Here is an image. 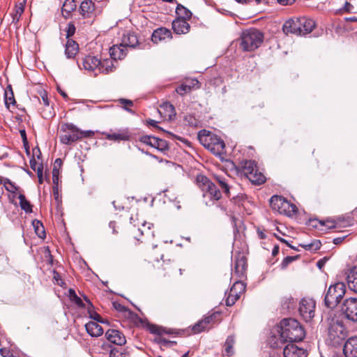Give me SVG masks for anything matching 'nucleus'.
<instances>
[{
  "label": "nucleus",
  "instance_id": "nucleus-44",
  "mask_svg": "<svg viewBox=\"0 0 357 357\" xmlns=\"http://www.w3.org/2000/svg\"><path fill=\"white\" fill-rule=\"evenodd\" d=\"M192 89H193V86L188 84L187 82L183 83L179 86H178L176 89V92L183 96L188 92H190Z\"/></svg>",
  "mask_w": 357,
  "mask_h": 357
},
{
  "label": "nucleus",
  "instance_id": "nucleus-58",
  "mask_svg": "<svg viewBox=\"0 0 357 357\" xmlns=\"http://www.w3.org/2000/svg\"><path fill=\"white\" fill-rule=\"evenodd\" d=\"M53 279L56 281V283L61 287H62L64 284L62 279L61 278L59 273L56 271H54Z\"/></svg>",
  "mask_w": 357,
  "mask_h": 357
},
{
  "label": "nucleus",
  "instance_id": "nucleus-26",
  "mask_svg": "<svg viewBox=\"0 0 357 357\" xmlns=\"http://www.w3.org/2000/svg\"><path fill=\"white\" fill-rule=\"evenodd\" d=\"M127 47L122 43L120 45H113L109 49V54L112 58L111 60L114 61L117 59H123L126 56Z\"/></svg>",
  "mask_w": 357,
  "mask_h": 357
},
{
  "label": "nucleus",
  "instance_id": "nucleus-30",
  "mask_svg": "<svg viewBox=\"0 0 357 357\" xmlns=\"http://www.w3.org/2000/svg\"><path fill=\"white\" fill-rule=\"evenodd\" d=\"M215 314H212L211 316H208L205 317L204 319L199 321L192 326V331L194 333H199L204 331L207 326L213 321Z\"/></svg>",
  "mask_w": 357,
  "mask_h": 357
},
{
  "label": "nucleus",
  "instance_id": "nucleus-27",
  "mask_svg": "<svg viewBox=\"0 0 357 357\" xmlns=\"http://www.w3.org/2000/svg\"><path fill=\"white\" fill-rule=\"evenodd\" d=\"M79 11L84 18L91 17L95 11V3L91 0H84L80 4Z\"/></svg>",
  "mask_w": 357,
  "mask_h": 357
},
{
  "label": "nucleus",
  "instance_id": "nucleus-5",
  "mask_svg": "<svg viewBox=\"0 0 357 357\" xmlns=\"http://www.w3.org/2000/svg\"><path fill=\"white\" fill-rule=\"evenodd\" d=\"M346 293V286L343 282H337L331 285L324 296V305L330 309H334L340 303Z\"/></svg>",
  "mask_w": 357,
  "mask_h": 357
},
{
  "label": "nucleus",
  "instance_id": "nucleus-52",
  "mask_svg": "<svg viewBox=\"0 0 357 357\" xmlns=\"http://www.w3.org/2000/svg\"><path fill=\"white\" fill-rule=\"evenodd\" d=\"M75 32V26L73 23H68L66 28V38L69 39Z\"/></svg>",
  "mask_w": 357,
  "mask_h": 357
},
{
  "label": "nucleus",
  "instance_id": "nucleus-41",
  "mask_svg": "<svg viewBox=\"0 0 357 357\" xmlns=\"http://www.w3.org/2000/svg\"><path fill=\"white\" fill-rule=\"evenodd\" d=\"M32 151H33V155L29 161L30 167L33 170L36 172L37 167L38 166V165L35 159V156H36L38 158H39L41 155V152H40V149L37 146L35 147L34 149H33Z\"/></svg>",
  "mask_w": 357,
  "mask_h": 357
},
{
  "label": "nucleus",
  "instance_id": "nucleus-63",
  "mask_svg": "<svg viewBox=\"0 0 357 357\" xmlns=\"http://www.w3.org/2000/svg\"><path fill=\"white\" fill-rule=\"evenodd\" d=\"M296 0H278V2L282 6L292 5Z\"/></svg>",
  "mask_w": 357,
  "mask_h": 357
},
{
  "label": "nucleus",
  "instance_id": "nucleus-22",
  "mask_svg": "<svg viewBox=\"0 0 357 357\" xmlns=\"http://www.w3.org/2000/svg\"><path fill=\"white\" fill-rule=\"evenodd\" d=\"M247 268V260L244 256L238 257L234 262V268L233 270L234 274L239 278L245 276Z\"/></svg>",
  "mask_w": 357,
  "mask_h": 357
},
{
  "label": "nucleus",
  "instance_id": "nucleus-14",
  "mask_svg": "<svg viewBox=\"0 0 357 357\" xmlns=\"http://www.w3.org/2000/svg\"><path fill=\"white\" fill-rule=\"evenodd\" d=\"M245 287L242 282L237 281L231 287L227 297L225 300V303L227 306H232L235 304L236 301L239 299L240 294L244 291Z\"/></svg>",
  "mask_w": 357,
  "mask_h": 357
},
{
  "label": "nucleus",
  "instance_id": "nucleus-3",
  "mask_svg": "<svg viewBox=\"0 0 357 357\" xmlns=\"http://www.w3.org/2000/svg\"><path fill=\"white\" fill-rule=\"evenodd\" d=\"M239 45L243 51L251 52L257 49L264 41V34L257 29L243 31L239 38Z\"/></svg>",
  "mask_w": 357,
  "mask_h": 357
},
{
  "label": "nucleus",
  "instance_id": "nucleus-45",
  "mask_svg": "<svg viewBox=\"0 0 357 357\" xmlns=\"http://www.w3.org/2000/svg\"><path fill=\"white\" fill-rule=\"evenodd\" d=\"M129 354L125 351L114 348L109 352V357H128Z\"/></svg>",
  "mask_w": 357,
  "mask_h": 357
},
{
  "label": "nucleus",
  "instance_id": "nucleus-18",
  "mask_svg": "<svg viewBox=\"0 0 357 357\" xmlns=\"http://www.w3.org/2000/svg\"><path fill=\"white\" fill-rule=\"evenodd\" d=\"M121 43L126 47H131L133 49L142 48L137 34L134 32L128 31L126 33H124Z\"/></svg>",
  "mask_w": 357,
  "mask_h": 357
},
{
  "label": "nucleus",
  "instance_id": "nucleus-38",
  "mask_svg": "<svg viewBox=\"0 0 357 357\" xmlns=\"http://www.w3.org/2000/svg\"><path fill=\"white\" fill-rule=\"evenodd\" d=\"M176 13L178 15L177 18H183V20H190L192 17V13L181 4H178L176 8Z\"/></svg>",
  "mask_w": 357,
  "mask_h": 357
},
{
  "label": "nucleus",
  "instance_id": "nucleus-35",
  "mask_svg": "<svg viewBox=\"0 0 357 357\" xmlns=\"http://www.w3.org/2000/svg\"><path fill=\"white\" fill-rule=\"evenodd\" d=\"M84 299L89 303V305H90L88 308V311H89V317L93 320H95L96 321L95 322H98V323H102V324H108L109 321L107 320H105L103 318L101 317V316L98 314L96 312H94V311H91V309L93 308V306L92 305V303H91V301L88 299V298L86 296H84Z\"/></svg>",
  "mask_w": 357,
  "mask_h": 357
},
{
  "label": "nucleus",
  "instance_id": "nucleus-62",
  "mask_svg": "<svg viewBox=\"0 0 357 357\" xmlns=\"http://www.w3.org/2000/svg\"><path fill=\"white\" fill-rule=\"evenodd\" d=\"M354 8L353 5H351L350 3L346 1L344 8H342V10L347 13H352V10Z\"/></svg>",
  "mask_w": 357,
  "mask_h": 357
},
{
  "label": "nucleus",
  "instance_id": "nucleus-6",
  "mask_svg": "<svg viewBox=\"0 0 357 357\" xmlns=\"http://www.w3.org/2000/svg\"><path fill=\"white\" fill-rule=\"evenodd\" d=\"M196 182L198 187L202 191L204 197H208L213 201H218L221 198L222 195L220 189L206 176L202 174L197 175Z\"/></svg>",
  "mask_w": 357,
  "mask_h": 357
},
{
  "label": "nucleus",
  "instance_id": "nucleus-1",
  "mask_svg": "<svg viewBox=\"0 0 357 357\" xmlns=\"http://www.w3.org/2000/svg\"><path fill=\"white\" fill-rule=\"evenodd\" d=\"M279 337L273 335L270 338V344L273 348L280 347L283 344L289 342L302 341L305 333L300 323L292 318L283 319L278 326Z\"/></svg>",
  "mask_w": 357,
  "mask_h": 357
},
{
  "label": "nucleus",
  "instance_id": "nucleus-55",
  "mask_svg": "<svg viewBox=\"0 0 357 357\" xmlns=\"http://www.w3.org/2000/svg\"><path fill=\"white\" fill-rule=\"evenodd\" d=\"M120 102L121 104L123 105V108L127 110L128 112L133 114L134 112L130 109L127 108V106L131 107L133 105V102L132 100H127V99H120Z\"/></svg>",
  "mask_w": 357,
  "mask_h": 357
},
{
  "label": "nucleus",
  "instance_id": "nucleus-20",
  "mask_svg": "<svg viewBox=\"0 0 357 357\" xmlns=\"http://www.w3.org/2000/svg\"><path fill=\"white\" fill-rule=\"evenodd\" d=\"M343 353L345 357H357V337H351L345 342Z\"/></svg>",
  "mask_w": 357,
  "mask_h": 357
},
{
  "label": "nucleus",
  "instance_id": "nucleus-40",
  "mask_svg": "<svg viewBox=\"0 0 357 357\" xmlns=\"http://www.w3.org/2000/svg\"><path fill=\"white\" fill-rule=\"evenodd\" d=\"M68 296L70 300L74 303H75L79 307L84 308L85 307V305L83 303L82 300L76 294L74 289H69Z\"/></svg>",
  "mask_w": 357,
  "mask_h": 357
},
{
  "label": "nucleus",
  "instance_id": "nucleus-32",
  "mask_svg": "<svg viewBox=\"0 0 357 357\" xmlns=\"http://www.w3.org/2000/svg\"><path fill=\"white\" fill-rule=\"evenodd\" d=\"M235 337L234 335H229L227 337L226 341L225 342V351L223 353V356H232L234 354V346L235 344Z\"/></svg>",
  "mask_w": 357,
  "mask_h": 357
},
{
  "label": "nucleus",
  "instance_id": "nucleus-57",
  "mask_svg": "<svg viewBox=\"0 0 357 357\" xmlns=\"http://www.w3.org/2000/svg\"><path fill=\"white\" fill-rule=\"evenodd\" d=\"M32 207H33V206L24 197V211L27 213H31L32 212Z\"/></svg>",
  "mask_w": 357,
  "mask_h": 357
},
{
  "label": "nucleus",
  "instance_id": "nucleus-13",
  "mask_svg": "<svg viewBox=\"0 0 357 357\" xmlns=\"http://www.w3.org/2000/svg\"><path fill=\"white\" fill-rule=\"evenodd\" d=\"M311 225L315 228L319 229V226H325L327 229H336L347 227L350 225L349 220L343 218H337L335 220H326L325 221H319L317 220H310Z\"/></svg>",
  "mask_w": 357,
  "mask_h": 357
},
{
  "label": "nucleus",
  "instance_id": "nucleus-34",
  "mask_svg": "<svg viewBox=\"0 0 357 357\" xmlns=\"http://www.w3.org/2000/svg\"><path fill=\"white\" fill-rule=\"evenodd\" d=\"M215 179L217 182V183L219 185V188L222 189L223 192L229 197L231 196L230 193V185H229L227 182V178L222 176H215Z\"/></svg>",
  "mask_w": 357,
  "mask_h": 357
},
{
  "label": "nucleus",
  "instance_id": "nucleus-39",
  "mask_svg": "<svg viewBox=\"0 0 357 357\" xmlns=\"http://www.w3.org/2000/svg\"><path fill=\"white\" fill-rule=\"evenodd\" d=\"M32 226L34 229L36 234L38 235L39 238H44L45 237L46 234L45 228L43 223L40 221L38 220H33L32 221Z\"/></svg>",
  "mask_w": 357,
  "mask_h": 357
},
{
  "label": "nucleus",
  "instance_id": "nucleus-50",
  "mask_svg": "<svg viewBox=\"0 0 357 357\" xmlns=\"http://www.w3.org/2000/svg\"><path fill=\"white\" fill-rule=\"evenodd\" d=\"M153 138L154 137L151 135H143L139 137V141L143 144L149 145L153 147Z\"/></svg>",
  "mask_w": 357,
  "mask_h": 357
},
{
  "label": "nucleus",
  "instance_id": "nucleus-54",
  "mask_svg": "<svg viewBox=\"0 0 357 357\" xmlns=\"http://www.w3.org/2000/svg\"><path fill=\"white\" fill-rule=\"evenodd\" d=\"M43 165L42 163L38 164V166L37 167L36 173L38 178L39 183H43Z\"/></svg>",
  "mask_w": 357,
  "mask_h": 357
},
{
  "label": "nucleus",
  "instance_id": "nucleus-47",
  "mask_svg": "<svg viewBox=\"0 0 357 357\" xmlns=\"http://www.w3.org/2000/svg\"><path fill=\"white\" fill-rule=\"evenodd\" d=\"M247 199V197L244 194H239L234 196L231 198V201L236 204L238 206H241L243 205V202Z\"/></svg>",
  "mask_w": 357,
  "mask_h": 357
},
{
  "label": "nucleus",
  "instance_id": "nucleus-24",
  "mask_svg": "<svg viewBox=\"0 0 357 357\" xmlns=\"http://www.w3.org/2000/svg\"><path fill=\"white\" fill-rule=\"evenodd\" d=\"M347 283L349 289L357 293V266H353L347 272Z\"/></svg>",
  "mask_w": 357,
  "mask_h": 357
},
{
  "label": "nucleus",
  "instance_id": "nucleus-64",
  "mask_svg": "<svg viewBox=\"0 0 357 357\" xmlns=\"http://www.w3.org/2000/svg\"><path fill=\"white\" fill-rule=\"evenodd\" d=\"M327 260H328V259H327L326 257H324V258H323V259H319V260L317 262V267H318L319 269H321V268L324 266V265H325V264H326V261H327Z\"/></svg>",
  "mask_w": 357,
  "mask_h": 357
},
{
  "label": "nucleus",
  "instance_id": "nucleus-12",
  "mask_svg": "<svg viewBox=\"0 0 357 357\" xmlns=\"http://www.w3.org/2000/svg\"><path fill=\"white\" fill-rule=\"evenodd\" d=\"M342 312L346 319L357 322V298H349L344 300L342 305Z\"/></svg>",
  "mask_w": 357,
  "mask_h": 357
},
{
  "label": "nucleus",
  "instance_id": "nucleus-25",
  "mask_svg": "<svg viewBox=\"0 0 357 357\" xmlns=\"http://www.w3.org/2000/svg\"><path fill=\"white\" fill-rule=\"evenodd\" d=\"M190 26L186 20L176 18L172 22V29L176 34H185L190 31Z\"/></svg>",
  "mask_w": 357,
  "mask_h": 357
},
{
  "label": "nucleus",
  "instance_id": "nucleus-28",
  "mask_svg": "<svg viewBox=\"0 0 357 357\" xmlns=\"http://www.w3.org/2000/svg\"><path fill=\"white\" fill-rule=\"evenodd\" d=\"M86 331L91 337H99L104 333L101 326L97 322L91 321L85 324Z\"/></svg>",
  "mask_w": 357,
  "mask_h": 357
},
{
  "label": "nucleus",
  "instance_id": "nucleus-23",
  "mask_svg": "<svg viewBox=\"0 0 357 357\" xmlns=\"http://www.w3.org/2000/svg\"><path fill=\"white\" fill-rule=\"evenodd\" d=\"M299 24L302 31L300 36H305L311 33L316 26L315 22L312 19L306 17H299Z\"/></svg>",
  "mask_w": 357,
  "mask_h": 357
},
{
  "label": "nucleus",
  "instance_id": "nucleus-43",
  "mask_svg": "<svg viewBox=\"0 0 357 357\" xmlns=\"http://www.w3.org/2000/svg\"><path fill=\"white\" fill-rule=\"evenodd\" d=\"M321 242L318 240L308 244H300V246L304 248L306 250L317 251L321 248Z\"/></svg>",
  "mask_w": 357,
  "mask_h": 357
},
{
  "label": "nucleus",
  "instance_id": "nucleus-59",
  "mask_svg": "<svg viewBox=\"0 0 357 357\" xmlns=\"http://www.w3.org/2000/svg\"><path fill=\"white\" fill-rule=\"evenodd\" d=\"M24 149L25 150V152L27 155H30V151H29V143L26 139L25 130H24Z\"/></svg>",
  "mask_w": 357,
  "mask_h": 357
},
{
  "label": "nucleus",
  "instance_id": "nucleus-42",
  "mask_svg": "<svg viewBox=\"0 0 357 357\" xmlns=\"http://www.w3.org/2000/svg\"><path fill=\"white\" fill-rule=\"evenodd\" d=\"M76 8V4L74 0H66L63 4L62 12L70 14Z\"/></svg>",
  "mask_w": 357,
  "mask_h": 357
},
{
  "label": "nucleus",
  "instance_id": "nucleus-31",
  "mask_svg": "<svg viewBox=\"0 0 357 357\" xmlns=\"http://www.w3.org/2000/svg\"><path fill=\"white\" fill-rule=\"evenodd\" d=\"M22 15V3L20 2L15 6V13L11 14L12 17H13L12 24H13V26L17 29L16 38H17V43H19V41H20V33L18 32L17 24L20 21V19Z\"/></svg>",
  "mask_w": 357,
  "mask_h": 357
},
{
  "label": "nucleus",
  "instance_id": "nucleus-16",
  "mask_svg": "<svg viewBox=\"0 0 357 357\" xmlns=\"http://www.w3.org/2000/svg\"><path fill=\"white\" fill-rule=\"evenodd\" d=\"M102 135L107 139L115 142L128 141L130 138V134L127 128L118 130L117 132L113 133L102 132Z\"/></svg>",
  "mask_w": 357,
  "mask_h": 357
},
{
  "label": "nucleus",
  "instance_id": "nucleus-56",
  "mask_svg": "<svg viewBox=\"0 0 357 357\" xmlns=\"http://www.w3.org/2000/svg\"><path fill=\"white\" fill-rule=\"evenodd\" d=\"M112 305L114 309L116 310L118 312H124L128 310L126 307H125L124 305H121L119 303L114 302Z\"/></svg>",
  "mask_w": 357,
  "mask_h": 357
},
{
  "label": "nucleus",
  "instance_id": "nucleus-53",
  "mask_svg": "<svg viewBox=\"0 0 357 357\" xmlns=\"http://www.w3.org/2000/svg\"><path fill=\"white\" fill-rule=\"evenodd\" d=\"M79 133L80 134V135H79V139H81L82 138L93 137L95 134V132L92 130L81 131L79 129Z\"/></svg>",
  "mask_w": 357,
  "mask_h": 357
},
{
  "label": "nucleus",
  "instance_id": "nucleus-51",
  "mask_svg": "<svg viewBox=\"0 0 357 357\" xmlns=\"http://www.w3.org/2000/svg\"><path fill=\"white\" fill-rule=\"evenodd\" d=\"M157 123H158L157 121H155V120H153V119H149L147 121V123L149 125H150L151 126H153V127H155L157 129H158V130H161V131H162L164 132H167L169 135L172 136V137H176V138H177V139H180V140L181 139L180 137H176L175 135H174V134H172V133H171L169 132H167L165 130H163L162 128L158 126H157Z\"/></svg>",
  "mask_w": 357,
  "mask_h": 357
},
{
  "label": "nucleus",
  "instance_id": "nucleus-37",
  "mask_svg": "<svg viewBox=\"0 0 357 357\" xmlns=\"http://www.w3.org/2000/svg\"><path fill=\"white\" fill-rule=\"evenodd\" d=\"M153 147L161 152H165L169 149V144L166 140L155 137L153 138Z\"/></svg>",
  "mask_w": 357,
  "mask_h": 357
},
{
  "label": "nucleus",
  "instance_id": "nucleus-15",
  "mask_svg": "<svg viewBox=\"0 0 357 357\" xmlns=\"http://www.w3.org/2000/svg\"><path fill=\"white\" fill-rule=\"evenodd\" d=\"M107 340L116 345L122 346L126 343L125 335L121 331L116 329H109L105 333Z\"/></svg>",
  "mask_w": 357,
  "mask_h": 357
},
{
  "label": "nucleus",
  "instance_id": "nucleus-60",
  "mask_svg": "<svg viewBox=\"0 0 357 357\" xmlns=\"http://www.w3.org/2000/svg\"><path fill=\"white\" fill-rule=\"evenodd\" d=\"M160 343L163 346H167V347H172V346L176 344V341H171V340H166L165 338L160 340Z\"/></svg>",
  "mask_w": 357,
  "mask_h": 357
},
{
  "label": "nucleus",
  "instance_id": "nucleus-11",
  "mask_svg": "<svg viewBox=\"0 0 357 357\" xmlns=\"http://www.w3.org/2000/svg\"><path fill=\"white\" fill-rule=\"evenodd\" d=\"M8 87L10 89V92L8 93L7 91H5V105L9 111L13 113L12 118L18 122L19 127L17 130L22 137V128L20 126L22 122V115L16 112L17 105H16V101L10 86Z\"/></svg>",
  "mask_w": 357,
  "mask_h": 357
},
{
  "label": "nucleus",
  "instance_id": "nucleus-61",
  "mask_svg": "<svg viewBox=\"0 0 357 357\" xmlns=\"http://www.w3.org/2000/svg\"><path fill=\"white\" fill-rule=\"evenodd\" d=\"M53 195L57 202L61 201V196L59 192V187L53 186Z\"/></svg>",
  "mask_w": 357,
  "mask_h": 357
},
{
  "label": "nucleus",
  "instance_id": "nucleus-21",
  "mask_svg": "<svg viewBox=\"0 0 357 357\" xmlns=\"http://www.w3.org/2000/svg\"><path fill=\"white\" fill-rule=\"evenodd\" d=\"M172 32L169 29L160 27L153 31L151 35V40L153 43L158 44V43L165 40L166 38H172Z\"/></svg>",
  "mask_w": 357,
  "mask_h": 357
},
{
  "label": "nucleus",
  "instance_id": "nucleus-9",
  "mask_svg": "<svg viewBox=\"0 0 357 357\" xmlns=\"http://www.w3.org/2000/svg\"><path fill=\"white\" fill-rule=\"evenodd\" d=\"M60 142L64 144H70L77 140H79V128L73 123H63L61 126Z\"/></svg>",
  "mask_w": 357,
  "mask_h": 357
},
{
  "label": "nucleus",
  "instance_id": "nucleus-7",
  "mask_svg": "<svg viewBox=\"0 0 357 357\" xmlns=\"http://www.w3.org/2000/svg\"><path fill=\"white\" fill-rule=\"evenodd\" d=\"M270 206L273 210L287 216H292L298 211V208L295 204L279 195H273L271 197L270 199Z\"/></svg>",
  "mask_w": 357,
  "mask_h": 357
},
{
  "label": "nucleus",
  "instance_id": "nucleus-46",
  "mask_svg": "<svg viewBox=\"0 0 357 357\" xmlns=\"http://www.w3.org/2000/svg\"><path fill=\"white\" fill-rule=\"evenodd\" d=\"M3 185L6 189L10 193H13L15 191L19 190V188H17L13 183L10 182L8 178L3 181Z\"/></svg>",
  "mask_w": 357,
  "mask_h": 357
},
{
  "label": "nucleus",
  "instance_id": "nucleus-2",
  "mask_svg": "<svg viewBox=\"0 0 357 357\" xmlns=\"http://www.w3.org/2000/svg\"><path fill=\"white\" fill-rule=\"evenodd\" d=\"M197 138L201 144L215 155H220L225 151V142L209 130H201L197 134Z\"/></svg>",
  "mask_w": 357,
  "mask_h": 357
},
{
  "label": "nucleus",
  "instance_id": "nucleus-8",
  "mask_svg": "<svg viewBox=\"0 0 357 357\" xmlns=\"http://www.w3.org/2000/svg\"><path fill=\"white\" fill-rule=\"evenodd\" d=\"M242 169L245 176L254 184L261 185L266 181L265 176L257 169L254 160H245L242 162Z\"/></svg>",
  "mask_w": 357,
  "mask_h": 357
},
{
  "label": "nucleus",
  "instance_id": "nucleus-49",
  "mask_svg": "<svg viewBox=\"0 0 357 357\" xmlns=\"http://www.w3.org/2000/svg\"><path fill=\"white\" fill-rule=\"evenodd\" d=\"M298 258L299 255L286 257L281 263L282 268H286L289 264H291V262H293L294 261L296 260Z\"/></svg>",
  "mask_w": 357,
  "mask_h": 357
},
{
  "label": "nucleus",
  "instance_id": "nucleus-19",
  "mask_svg": "<svg viewBox=\"0 0 357 357\" xmlns=\"http://www.w3.org/2000/svg\"><path fill=\"white\" fill-rule=\"evenodd\" d=\"M284 33H293L300 36L301 31L299 24V17L296 19H290L284 22L282 26Z\"/></svg>",
  "mask_w": 357,
  "mask_h": 357
},
{
  "label": "nucleus",
  "instance_id": "nucleus-36",
  "mask_svg": "<svg viewBox=\"0 0 357 357\" xmlns=\"http://www.w3.org/2000/svg\"><path fill=\"white\" fill-rule=\"evenodd\" d=\"M10 202L15 206L16 208L19 206L22 209V193L18 191L10 192L8 195Z\"/></svg>",
  "mask_w": 357,
  "mask_h": 357
},
{
  "label": "nucleus",
  "instance_id": "nucleus-4",
  "mask_svg": "<svg viewBox=\"0 0 357 357\" xmlns=\"http://www.w3.org/2000/svg\"><path fill=\"white\" fill-rule=\"evenodd\" d=\"M82 66L84 70L89 71L98 70L99 73L108 74L116 69L114 61L110 59L101 61L96 56L88 55L82 59Z\"/></svg>",
  "mask_w": 357,
  "mask_h": 357
},
{
  "label": "nucleus",
  "instance_id": "nucleus-33",
  "mask_svg": "<svg viewBox=\"0 0 357 357\" xmlns=\"http://www.w3.org/2000/svg\"><path fill=\"white\" fill-rule=\"evenodd\" d=\"M40 96H41V98H42L43 105L45 107H47V109H44L43 112V117L45 119H47V118L53 116L54 115V113L53 112V107L50 106V102H49V99H48L47 93L45 91H43V93H41Z\"/></svg>",
  "mask_w": 357,
  "mask_h": 357
},
{
  "label": "nucleus",
  "instance_id": "nucleus-10",
  "mask_svg": "<svg viewBox=\"0 0 357 357\" xmlns=\"http://www.w3.org/2000/svg\"><path fill=\"white\" fill-rule=\"evenodd\" d=\"M316 302L310 298H303L299 303V314L306 322H310L315 314Z\"/></svg>",
  "mask_w": 357,
  "mask_h": 357
},
{
  "label": "nucleus",
  "instance_id": "nucleus-29",
  "mask_svg": "<svg viewBox=\"0 0 357 357\" xmlns=\"http://www.w3.org/2000/svg\"><path fill=\"white\" fill-rule=\"evenodd\" d=\"M79 51V45L72 39H68L66 44L65 54L68 59H74Z\"/></svg>",
  "mask_w": 357,
  "mask_h": 357
},
{
  "label": "nucleus",
  "instance_id": "nucleus-48",
  "mask_svg": "<svg viewBox=\"0 0 357 357\" xmlns=\"http://www.w3.org/2000/svg\"><path fill=\"white\" fill-rule=\"evenodd\" d=\"M282 306L284 308L286 309H291L294 308L295 306V302L292 297H285L282 300Z\"/></svg>",
  "mask_w": 357,
  "mask_h": 357
},
{
  "label": "nucleus",
  "instance_id": "nucleus-17",
  "mask_svg": "<svg viewBox=\"0 0 357 357\" xmlns=\"http://www.w3.org/2000/svg\"><path fill=\"white\" fill-rule=\"evenodd\" d=\"M283 355L284 357H307V354L303 349L290 342L284 348Z\"/></svg>",
  "mask_w": 357,
  "mask_h": 357
}]
</instances>
